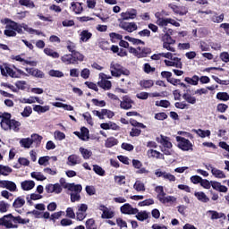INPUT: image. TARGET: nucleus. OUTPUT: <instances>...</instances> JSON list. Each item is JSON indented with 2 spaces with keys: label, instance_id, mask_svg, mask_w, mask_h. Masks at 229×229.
Here are the masks:
<instances>
[{
  "label": "nucleus",
  "instance_id": "6e6d98bb",
  "mask_svg": "<svg viewBox=\"0 0 229 229\" xmlns=\"http://www.w3.org/2000/svg\"><path fill=\"white\" fill-rule=\"evenodd\" d=\"M0 117L2 119V121L0 123L2 128H3V123H6V124H8L9 121H12L11 120L12 119V114H9V113H4V114H2V115Z\"/></svg>",
  "mask_w": 229,
  "mask_h": 229
},
{
  "label": "nucleus",
  "instance_id": "680f3d73",
  "mask_svg": "<svg viewBox=\"0 0 229 229\" xmlns=\"http://www.w3.org/2000/svg\"><path fill=\"white\" fill-rule=\"evenodd\" d=\"M48 74L52 78H64V73L58 70H50Z\"/></svg>",
  "mask_w": 229,
  "mask_h": 229
},
{
  "label": "nucleus",
  "instance_id": "2f4dec72",
  "mask_svg": "<svg viewBox=\"0 0 229 229\" xmlns=\"http://www.w3.org/2000/svg\"><path fill=\"white\" fill-rule=\"evenodd\" d=\"M71 6L72 12H74V13L76 14H80L81 13V12H83V5L80 2H72L71 4Z\"/></svg>",
  "mask_w": 229,
  "mask_h": 229
},
{
  "label": "nucleus",
  "instance_id": "a18cd8bd",
  "mask_svg": "<svg viewBox=\"0 0 229 229\" xmlns=\"http://www.w3.org/2000/svg\"><path fill=\"white\" fill-rule=\"evenodd\" d=\"M182 98L186 103H189L190 105H196V97H192V95L189 93H184L182 95Z\"/></svg>",
  "mask_w": 229,
  "mask_h": 229
},
{
  "label": "nucleus",
  "instance_id": "7c9ffc66",
  "mask_svg": "<svg viewBox=\"0 0 229 229\" xmlns=\"http://www.w3.org/2000/svg\"><path fill=\"white\" fill-rule=\"evenodd\" d=\"M21 187L22 191H31L35 187L34 181H23L21 182Z\"/></svg>",
  "mask_w": 229,
  "mask_h": 229
},
{
  "label": "nucleus",
  "instance_id": "c756f323",
  "mask_svg": "<svg viewBox=\"0 0 229 229\" xmlns=\"http://www.w3.org/2000/svg\"><path fill=\"white\" fill-rule=\"evenodd\" d=\"M194 196L199 201H201V203H208V201H210V199L207 197V194L203 191H197L194 193Z\"/></svg>",
  "mask_w": 229,
  "mask_h": 229
},
{
  "label": "nucleus",
  "instance_id": "4be33fe9",
  "mask_svg": "<svg viewBox=\"0 0 229 229\" xmlns=\"http://www.w3.org/2000/svg\"><path fill=\"white\" fill-rule=\"evenodd\" d=\"M207 214H209L211 216L210 219L212 221L216 219H226V215H225V213H219L216 210H208Z\"/></svg>",
  "mask_w": 229,
  "mask_h": 229
},
{
  "label": "nucleus",
  "instance_id": "7ed1b4c3",
  "mask_svg": "<svg viewBox=\"0 0 229 229\" xmlns=\"http://www.w3.org/2000/svg\"><path fill=\"white\" fill-rule=\"evenodd\" d=\"M156 140L158 142V144H161L160 148L164 155H171V148H173V143L171 142V139L169 137L160 135L156 139Z\"/></svg>",
  "mask_w": 229,
  "mask_h": 229
},
{
  "label": "nucleus",
  "instance_id": "e2e57ef3",
  "mask_svg": "<svg viewBox=\"0 0 229 229\" xmlns=\"http://www.w3.org/2000/svg\"><path fill=\"white\" fill-rule=\"evenodd\" d=\"M114 182L117 185H124L126 183V176L124 175H115Z\"/></svg>",
  "mask_w": 229,
  "mask_h": 229
},
{
  "label": "nucleus",
  "instance_id": "39448f33",
  "mask_svg": "<svg viewBox=\"0 0 229 229\" xmlns=\"http://www.w3.org/2000/svg\"><path fill=\"white\" fill-rule=\"evenodd\" d=\"M110 71L112 76L119 78L121 75L130 76V71L123 67L121 64L117 63H111Z\"/></svg>",
  "mask_w": 229,
  "mask_h": 229
},
{
  "label": "nucleus",
  "instance_id": "0eeeda50",
  "mask_svg": "<svg viewBox=\"0 0 229 229\" xmlns=\"http://www.w3.org/2000/svg\"><path fill=\"white\" fill-rule=\"evenodd\" d=\"M176 140L178 142V148L180 149H182V151H192L193 145L191 140L181 136H177Z\"/></svg>",
  "mask_w": 229,
  "mask_h": 229
},
{
  "label": "nucleus",
  "instance_id": "f8f14e48",
  "mask_svg": "<svg viewBox=\"0 0 229 229\" xmlns=\"http://www.w3.org/2000/svg\"><path fill=\"white\" fill-rule=\"evenodd\" d=\"M3 130H13V131H19L21 128V123L17 120H11L6 123V122L3 123Z\"/></svg>",
  "mask_w": 229,
  "mask_h": 229
},
{
  "label": "nucleus",
  "instance_id": "473e14b6",
  "mask_svg": "<svg viewBox=\"0 0 229 229\" xmlns=\"http://www.w3.org/2000/svg\"><path fill=\"white\" fill-rule=\"evenodd\" d=\"M79 151H80L82 158H84V160H89V158H90V157H92V150H90L89 148H85L83 147H81L79 148Z\"/></svg>",
  "mask_w": 229,
  "mask_h": 229
},
{
  "label": "nucleus",
  "instance_id": "ddd939ff",
  "mask_svg": "<svg viewBox=\"0 0 229 229\" xmlns=\"http://www.w3.org/2000/svg\"><path fill=\"white\" fill-rule=\"evenodd\" d=\"M164 62L166 67H176L177 69H182V67H183L182 59L179 57H172L170 60L165 59Z\"/></svg>",
  "mask_w": 229,
  "mask_h": 229
},
{
  "label": "nucleus",
  "instance_id": "f3484780",
  "mask_svg": "<svg viewBox=\"0 0 229 229\" xmlns=\"http://www.w3.org/2000/svg\"><path fill=\"white\" fill-rule=\"evenodd\" d=\"M66 164L71 167H74V165L81 164V157L76 154H72L67 157Z\"/></svg>",
  "mask_w": 229,
  "mask_h": 229
},
{
  "label": "nucleus",
  "instance_id": "423d86ee",
  "mask_svg": "<svg viewBox=\"0 0 229 229\" xmlns=\"http://www.w3.org/2000/svg\"><path fill=\"white\" fill-rule=\"evenodd\" d=\"M0 71L2 76H10V78H21V75L17 73V72L13 71V69H12V67H10L8 64H4L0 65Z\"/></svg>",
  "mask_w": 229,
  "mask_h": 229
},
{
  "label": "nucleus",
  "instance_id": "9d476101",
  "mask_svg": "<svg viewBox=\"0 0 229 229\" xmlns=\"http://www.w3.org/2000/svg\"><path fill=\"white\" fill-rule=\"evenodd\" d=\"M163 32L165 33L161 37V40H162L163 43H165V44H176V40L173 39V38L171 37V35H173V30L164 28Z\"/></svg>",
  "mask_w": 229,
  "mask_h": 229
},
{
  "label": "nucleus",
  "instance_id": "6e6552de",
  "mask_svg": "<svg viewBox=\"0 0 229 229\" xmlns=\"http://www.w3.org/2000/svg\"><path fill=\"white\" fill-rule=\"evenodd\" d=\"M99 78L101 81H98V87L101 89H104V90H110L112 89V82L108 80H110V76L101 72L99 73Z\"/></svg>",
  "mask_w": 229,
  "mask_h": 229
},
{
  "label": "nucleus",
  "instance_id": "8fccbe9b",
  "mask_svg": "<svg viewBox=\"0 0 229 229\" xmlns=\"http://www.w3.org/2000/svg\"><path fill=\"white\" fill-rule=\"evenodd\" d=\"M30 176L31 178L38 180V182H44V180H47L46 176L42 174L41 172H32Z\"/></svg>",
  "mask_w": 229,
  "mask_h": 229
},
{
  "label": "nucleus",
  "instance_id": "393cba45",
  "mask_svg": "<svg viewBox=\"0 0 229 229\" xmlns=\"http://www.w3.org/2000/svg\"><path fill=\"white\" fill-rule=\"evenodd\" d=\"M131 103H133L131 99L125 96L123 97V100L120 101V106L123 110H130L131 108Z\"/></svg>",
  "mask_w": 229,
  "mask_h": 229
},
{
  "label": "nucleus",
  "instance_id": "58836bf2",
  "mask_svg": "<svg viewBox=\"0 0 229 229\" xmlns=\"http://www.w3.org/2000/svg\"><path fill=\"white\" fill-rule=\"evenodd\" d=\"M13 171V170L10 166L0 165V174L2 176H9Z\"/></svg>",
  "mask_w": 229,
  "mask_h": 229
},
{
  "label": "nucleus",
  "instance_id": "412c9836",
  "mask_svg": "<svg viewBox=\"0 0 229 229\" xmlns=\"http://www.w3.org/2000/svg\"><path fill=\"white\" fill-rule=\"evenodd\" d=\"M169 8H171V10H173V12L174 13H177L178 15H187V12H189L187 10V7H185V6H178V5H174V4H170Z\"/></svg>",
  "mask_w": 229,
  "mask_h": 229
},
{
  "label": "nucleus",
  "instance_id": "5fc2aeb1",
  "mask_svg": "<svg viewBox=\"0 0 229 229\" xmlns=\"http://www.w3.org/2000/svg\"><path fill=\"white\" fill-rule=\"evenodd\" d=\"M211 21L212 22H216V24H219L223 22V21H225V14L222 13L217 16V13H215V15L211 17Z\"/></svg>",
  "mask_w": 229,
  "mask_h": 229
},
{
  "label": "nucleus",
  "instance_id": "69168bd1",
  "mask_svg": "<svg viewBox=\"0 0 229 229\" xmlns=\"http://www.w3.org/2000/svg\"><path fill=\"white\" fill-rule=\"evenodd\" d=\"M54 138L55 140H65V133L60 131H55L54 132Z\"/></svg>",
  "mask_w": 229,
  "mask_h": 229
},
{
  "label": "nucleus",
  "instance_id": "a211bd4d",
  "mask_svg": "<svg viewBox=\"0 0 229 229\" xmlns=\"http://www.w3.org/2000/svg\"><path fill=\"white\" fill-rule=\"evenodd\" d=\"M64 189H67L71 193H81L83 191L81 184H75L74 182L70 184H65Z\"/></svg>",
  "mask_w": 229,
  "mask_h": 229
},
{
  "label": "nucleus",
  "instance_id": "f03ea898",
  "mask_svg": "<svg viewBox=\"0 0 229 229\" xmlns=\"http://www.w3.org/2000/svg\"><path fill=\"white\" fill-rule=\"evenodd\" d=\"M7 25L5 26V30H4V35H6V37H17V33H19L20 35H23L24 34V23H17L11 20H6Z\"/></svg>",
  "mask_w": 229,
  "mask_h": 229
},
{
  "label": "nucleus",
  "instance_id": "3c124183",
  "mask_svg": "<svg viewBox=\"0 0 229 229\" xmlns=\"http://www.w3.org/2000/svg\"><path fill=\"white\" fill-rule=\"evenodd\" d=\"M44 53L45 55H47V56H51L52 58H60V54L51 48H45Z\"/></svg>",
  "mask_w": 229,
  "mask_h": 229
},
{
  "label": "nucleus",
  "instance_id": "bb28decb",
  "mask_svg": "<svg viewBox=\"0 0 229 229\" xmlns=\"http://www.w3.org/2000/svg\"><path fill=\"white\" fill-rule=\"evenodd\" d=\"M81 140H89V129L82 127L81 132H74Z\"/></svg>",
  "mask_w": 229,
  "mask_h": 229
},
{
  "label": "nucleus",
  "instance_id": "6ab92c4d",
  "mask_svg": "<svg viewBox=\"0 0 229 229\" xmlns=\"http://www.w3.org/2000/svg\"><path fill=\"white\" fill-rule=\"evenodd\" d=\"M20 103L31 105L33 103H39V105H44V100L38 97H30L29 98H22L20 99Z\"/></svg>",
  "mask_w": 229,
  "mask_h": 229
},
{
  "label": "nucleus",
  "instance_id": "603ef678",
  "mask_svg": "<svg viewBox=\"0 0 229 229\" xmlns=\"http://www.w3.org/2000/svg\"><path fill=\"white\" fill-rule=\"evenodd\" d=\"M25 203H26V200H24V199L18 197L14 200L13 207H14V208H21L24 207Z\"/></svg>",
  "mask_w": 229,
  "mask_h": 229
},
{
  "label": "nucleus",
  "instance_id": "c9c22d12",
  "mask_svg": "<svg viewBox=\"0 0 229 229\" xmlns=\"http://www.w3.org/2000/svg\"><path fill=\"white\" fill-rule=\"evenodd\" d=\"M20 144L21 148H26L27 149H30V148H31V145L33 144V140H31V138H23L20 140Z\"/></svg>",
  "mask_w": 229,
  "mask_h": 229
},
{
  "label": "nucleus",
  "instance_id": "bf43d9fd",
  "mask_svg": "<svg viewBox=\"0 0 229 229\" xmlns=\"http://www.w3.org/2000/svg\"><path fill=\"white\" fill-rule=\"evenodd\" d=\"M5 189H7V191H10V192H15V191H17V184H15V182L12 181H7Z\"/></svg>",
  "mask_w": 229,
  "mask_h": 229
},
{
  "label": "nucleus",
  "instance_id": "1a4fd4ad",
  "mask_svg": "<svg viewBox=\"0 0 229 229\" xmlns=\"http://www.w3.org/2000/svg\"><path fill=\"white\" fill-rule=\"evenodd\" d=\"M87 210L89 206L87 204H79L77 206L76 219L77 221H83L87 217Z\"/></svg>",
  "mask_w": 229,
  "mask_h": 229
},
{
  "label": "nucleus",
  "instance_id": "9b49d317",
  "mask_svg": "<svg viewBox=\"0 0 229 229\" xmlns=\"http://www.w3.org/2000/svg\"><path fill=\"white\" fill-rule=\"evenodd\" d=\"M98 210L102 212V215H101L102 219H112V217L115 216V213L114 212V210H112L110 208H107L103 204L99 205Z\"/></svg>",
  "mask_w": 229,
  "mask_h": 229
},
{
  "label": "nucleus",
  "instance_id": "09e8293b",
  "mask_svg": "<svg viewBox=\"0 0 229 229\" xmlns=\"http://www.w3.org/2000/svg\"><path fill=\"white\" fill-rule=\"evenodd\" d=\"M19 4H21V6H25L26 8H35V3H33L32 0H19Z\"/></svg>",
  "mask_w": 229,
  "mask_h": 229
},
{
  "label": "nucleus",
  "instance_id": "20e7f679",
  "mask_svg": "<svg viewBox=\"0 0 229 229\" xmlns=\"http://www.w3.org/2000/svg\"><path fill=\"white\" fill-rule=\"evenodd\" d=\"M155 191L157 193V199L160 203L165 205L166 203H174L176 201V198L174 196H166L164 192L163 186H157L155 188Z\"/></svg>",
  "mask_w": 229,
  "mask_h": 229
},
{
  "label": "nucleus",
  "instance_id": "13d9d810",
  "mask_svg": "<svg viewBox=\"0 0 229 229\" xmlns=\"http://www.w3.org/2000/svg\"><path fill=\"white\" fill-rule=\"evenodd\" d=\"M64 214L65 212L64 211L55 212L50 216V221H53V223H56V220L60 219Z\"/></svg>",
  "mask_w": 229,
  "mask_h": 229
},
{
  "label": "nucleus",
  "instance_id": "5701e85b",
  "mask_svg": "<svg viewBox=\"0 0 229 229\" xmlns=\"http://www.w3.org/2000/svg\"><path fill=\"white\" fill-rule=\"evenodd\" d=\"M92 38V33L88 30H84L80 33V42H87Z\"/></svg>",
  "mask_w": 229,
  "mask_h": 229
},
{
  "label": "nucleus",
  "instance_id": "4d7b16f0",
  "mask_svg": "<svg viewBox=\"0 0 229 229\" xmlns=\"http://www.w3.org/2000/svg\"><path fill=\"white\" fill-rule=\"evenodd\" d=\"M93 171L96 173V174H98V176H105L106 172L103 167L99 166L98 165H93Z\"/></svg>",
  "mask_w": 229,
  "mask_h": 229
},
{
  "label": "nucleus",
  "instance_id": "b1692460",
  "mask_svg": "<svg viewBox=\"0 0 229 229\" xmlns=\"http://www.w3.org/2000/svg\"><path fill=\"white\" fill-rule=\"evenodd\" d=\"M61 61L65 65H75L74 59L72 57V54H66L61 57Z\"/></svg>",
  "mask_w": 229,
  "mask_h": 229
},
{
  "label": "nucleus",
  "instance_id": "c03bdc74",
  "mask_svg": "<svg viewBox=\"0 0 229 229\" xmlns=\"http://www.w3.org/2000/svg\"><path fill=\"white\" fill-rule=\"evenodd\" d=\"M133 189L137 191V192H144L146 191V185L140 181H136Z\"/></svg>",
  "mask_w": 229,
  "mask_h": 229
},
{
  "label": "nucleus",
  "instance_id": "dca6fc26",
  "mask_svg": "<svg viewBox=\"0 0 229 229\" xmlns=\"http://www.w3.org/2000/svg\"><path fill=\"white\" fill-rule=\"evenodd\" d=\"M119 26L122 30L128 31V33H133V31H137L138 29L137 23L135 22L122 21Z\"/></svg>",
  "mask_w": 229,
  "mask_h": 229
},
{
  "label": "nucleus",
  "instance_id": "4468645a",
  "mask_svg": "<svg viewBox=\"0 0 229 229\" xmlns=\"http://www.w3.org/2000/svg\"><path fill=\"white\" fill-rule=\"evenodd\" d=\"M120 211L122 214H125L127 216H135L139 212V209L131 207L129 203H126L120 208Z\"/></svg>",
  "mask_w": 229,
  "mask_h": 229
},
{
  "label": "nucleus",
  "instance_id": "c85d7f7f",
  "mask_svg": "<svg viewBox=\"0 0 229 229\" xmlns=\"http://www.w3.org/2000/svg\"><path fill=\"white\" fill-rule=\"evenodd\" d=\"M14 59L16 60V62H21L22 65H30L31 67H37L36 61L26 60V59L21 57V55H16L14 57Z\"/></svg>",
  "mask_w": 229,
  "mask_h": 229
},
{
  "label": "nucleus",
  "instance_id": "a19ab883",
  "mask_svg": "<svg viewBox=\"0 0 229 229\" xmlns=\"http://www.w3.org/2000/svg\"><path fill=\"white\" fill-rule=\"evenodd\" d=\"M147 155L149 158H164V154L153 149L148 150Z\"/></svg>",
  "mask_w": 229,
  "mask_h": 229
},
{
  "label": "nucleus",
  "instance_id": "ea45409f",
  "mask_svg": "<svg viewBox=\"0 0 229 229\" xmlns=\"http://www.w3.org/2000/svg\"><path fill=\"white\" fill-rule=\"evenodd\" d=\"M49 106L36 105L34 106L33 110L38 114H46V112H49Z\"/></svg>",
  "mask_w": 229,
  "mask_h": 229
},
{
  "label": "nucleus",
  "instance_id": "79ce46f5",
  "mask_svg": "<svg viewBox=\"0 0 229 229\" xmlns=\"http://www.w3.org/2000/svg\"><path fill=\"white\" fill-rule=\"evenodd\" d=\"M192 131L194 133H197V135L199 137H200L201 139H205V137H210V131L209 130H206V131H203L201 129H193Z\"/></svg>",
  "mask_w": 229,
  "mask_h": 229
},
{
  "label": "nucleus",
  "instance_id": "cd10ccee",
  "mask_svg": "<svg viewBox=\"0 0 229 229\" xmlns=\"http://www.w3.org/2000/svg\"><path fill=\"white\" fill-rule=\"evenodd\" d=\"M211 186L215 191H218L219 192H228V188L222 185L221 182H211Z\"/></svg>",
  "mask_w": 229,
  "mask_h": 229
},
{
  "label": "nucleus",
  "instance_id": "4c0bfd02",
  "mask_svg": "<svg viewBox=\"0 0 229 229\" xmlns=\"http://www.w3.org/2000/svg\"><path fill=\"white\" fill-rule=\"evenodd\" d=\"M72 55L75 64H78V62H83V60H85V55L76 50L75 52H72Z\"/></svg>",
  "mask_w": 229,
  "mask_h": 229
},
{
  "label": "nucleus",
  "instance_id": "052dcab7",
  "mask_svg": "<svg viewBox=\"0 0 229 229\" xmlns=\"http://www.w3.org/2000/svg\"><path fill=\"white\" fill-rule=\"evenodd\" d=\"M140 51L139 58H146L148 55H151V48H143L140 50V47H138Z\"/></svg>",
  "mask_w": 229,
  "mask_h": 229
},
{
  "label": "nucleus",
  "instance_id": "2eb2a0df",
  "mask_svg": "<svg viewBox=\"0 0 229 229\" xmlns=\"http://www.w3.org/2000/svg\"><path fill=\"white\" fill-rule=\"evenodd\" d=\"M46 192L47 194H60L63 191L62 185L60 183L55 184H47L45 188Z\"/></svg>",
  "mask_w": 229,
  "mask_h": 229
},
{
  "label": "nucleus",
  "instance_id": "774afa93",
  "mask_svg": "<svg viewBox=\"0 0 229 229\" xmlns=\"http://www.w3.org/2000/svg\"><path fill=\"white\" fill-rule=\"evenodd\" d=\"M216 98L220 99V101H228L229 95L226 92H219L216 94Z\"/></svg>",
  "mask_w": 229,
  "mask_h": 229
},
{
  "label": "nucleus",
  "instance_id": "de8ad7c7",
  "mask_svg": "<svg viewBox=\"0 0 229 229\" xmlns=\"http://www.w3.org/2000/svg\"><path fill=\"white\" fill-rule=\"evenodd\" d=\"M118 143L119 141L117 140V139L110 137L106 140L105 146L106 148H114V146H117Z\"/></svg>",
  "mask_w": 229,
  "mask_h": 229
},
{
  "label": "nucleus",
  "instance_id": "f704fd0d",
  "mask_svg": "<svg viewBox=\"0 0 229 229\" xmlns=\"http://www.w3.org/2000/svg\"><path fill=\"white\" fill-rule=\"evenodd\" d=\"M171 24L172 26H174L175 28H180V22L176 21V20L173 18H165V23H163V29L167 28Z\"/></svg>",
  "mask_w": 229,
  "mask_h": 229
},
{
  "label": "nucleus",
  "instance_id": "a878e982",
  "mask_svg": "<svg viewBox=\"0 0 229 229\" xmlns=\"http://www.w3.org/2000/svg\"><path fill=\"white\" fill-rule=\"evenodd\" d=\"M155 17L157 19L156 24L159 26V28H163L164 23L165 22V19L164 18V12H157L155 13Z\"/></svg>",
  "mask_w": 229,
  "mask_h": 229
},
{
  "label": "nucleus",
  "instance_id": "864d4df0",
  "mask_svg": "<svg viewBox=\"0 0 229 229\" xmlns=\"http://www.w3.org/2000/svg\"><path fill=\"white\" fill-rule=\"evenodd\" d=\"M50 160H51V157L49 156L41 157L38 159V164L39 165H44V167H47V165H49Z\"/></svg>",
  "mask_w": 229,
  "mask_h": 229
},
{
  "label": "nucleus",
  "instance_id": "72a5a7b5",
  "mask_svg": "<svg viewBox=\"0 0 229 229\" xmlns=\"http://www.w3.org/2000/svg\"><path fill=\"white\" fill-rule=\"evenodd\" d=\"M121 17H122V19H123V21H128L130 19H135V17H137V11L132 10L130 12L122 13Z\"/></svg>",
  "mask_w": 229,
  "mask_h": 229
},
{
  "label": "nucleus",
  "instance_id": "0e129e2a",
  "mask_svg": "<svg viewBox=\"0 0 229 229\" xmlns=\"http://www.w3.org/2000/svg\"><path fill=\"white\" fill-rule=\"evenodd\" d=\"M86 229H98L94 218H89L86 221Z\"/></svg>",
  "mask_w": 229,
  "mask_h": 229
},
{
  "label": "nucleus",
  "instance_id": "aec40b11",
  "mask_svg": "<svg viewBox=\"0 0 229 229\" xmlns=\"http://www.w3.org/2000/svg\"><path fill=\"white\" fill-rule=\"evenodd\" d=\"M208 169H210L213 176H215V178H219V179H223V178H226V174H225V172H223V170H219L214 166H212V165H209L208 166Z\"/></svg>",
  "mask_w": 229,
  "mask_h": 229
},
{
  "label": "nucleus",
  "instance_id": "338daca9",
  "mask_svg": "<svg viewBox=\"0 0 229 229\" xmlns=\"http://www.w3.org/2000/svg\"><path fill=\"white\" fill-rule=\"evenodd\" d=\"M155 105L156 106H161L162 108H168V106L171 105V102H169V100H157L156 101Z\"/></svg>",
  "mask_w": 229,
  "mask_h": 229
},
{
  "label": "nucleus",
  "instance_id": "f257e3e1",
  "mask_svg": "<svg viewBox=\"0 0 229 229\" xmlns=\"http://www.w3.org/2000/svg\"><path fill=\"white\" fill-rule=\"evenodd\" d=\"M17 223L19 225H28L30 219H24L19 216H13L12 214L5 215L0 218V226H5V228H19Z\"/></svg>",
  "mask_w": 229,
  "mask_h": 229
},
{
  "label": "nucleus",
  "instance_id": "49530a36",
  "mask_svg": "<svg viewBox=\"0 0 229 229\" xmlns=\"http://www.w3.org/2000/svg\"><path fill=\"white\" fill-rule=\"evenodd\" d=\"M184 81H186V83H189V85L196 86L199 81V77L198 75H194L192 78L185 77Z\"/></svg>",
  "mask_w": 229,
  "mask_h": 229
},
{
  "label": "nucleus",
  "instance_id": "e433bc0d",
  "mask_svg": "<svg viewBox=\"0 0 229 229\" xmlns=\"http://www.w3.org/2000/svg\"><path fill=\"white\" fill-rule=\"evenodd\" d=\"M136 216V219H138V221H146V219H148L149 217V213H148V211H139L135 214Z\"/></svg>",
  "mask_w": 229,
  "mask_h": 229
},
{
  "label": "nucleus",
  "instance_id": "37998d69",
  "mask_svg": "<svg viewBox=\"0 0 229 229\" xmlns=\"http://www.w3.org/2000/svg\"><path fill=\"white\" fill-rule=\"evenodd\" d=\"M23 30L27 31V33H30V35H42V31L30 28L26 23H23Z\"/></svg>",
  "mask_w": 229,
  "mask_h": 229
}]
</instances>
